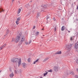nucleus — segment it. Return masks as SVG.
Masks as SVG:
<instances>
[{
  "instance_id": "20",
  "label": "nucleus",
  "mask_w": 78,
  "mask_h": 78,
  "mask_svg": "<svg viewBox=\"0 0 78 78\" xmlns=\"http://www.w3.org/2000/svg\"><path fill=\"white\" fill-rule=\"evenodd\" d=\"M48 58H47L43 60V61L44 62L45 61H47V60H48Z\"/></svg>"
},
{
  "instance_id": "25",
  "label": "nucleus",
  "mask_w": 78,
  "mask_h": 78,
  "mask_svg": "<svg viewBox=\"0 0 78 78\" xmlns=\"http://www.w3.org/2000/svg\"><path fill=\"white\" fill-rule=\"evenodd\" d=\"M20 20V18L19 17L17 19L16 21L19 22V20Z\"/></svg>"
},
{
  "instance_id": "27",
  "label": "nucleus",
  "mask_w": 78,
  "mask_h": 78,
  "mask_svg": "<svg viewBox=\"0 0 78 78\" xmlns=\"http://www.w3.org/2000/svg\"><path fill=\"white\" fill-rule=\"evenodd\" d=\"M48 72H53V70L52 69H50L48 71Z\"/></svg>"
},
{
  "instance_id": "13",
  "label": "nucleus",
  "mask_w": 78,
  "mask_h": 78,
  "mask_svg": "<svg viewBox=\"0 0 78 78\" xmlns=\"http://www.w3.org/2000/svg\"><path fill=\"white\" fill-rule=\"evenodd\" d=\"M39 62V59H37L35 61H34L33 63L34 64H35L36 62Z\"/></svg>"
},
{
  "instance_id": "43",
  "label": "nucleus",
  "mask_w": 78,
  "mask_h": 78,
  "mask_svg": "<svg viewBox=\"0 0 78 78\" xmlns=\"http://www.w3.org/2000/svg\"><path fill=\"white\" fill-rule=\"evenodd\" d=\"M53 20H54V21H55V18H53Z\"/></svg>"
},
{
  "instance_id": "47",
  "label": "nucleus",
  "mask_w": 78,
  "mask_h": 78,
  "mask_svg": "<svg viewBox=\"0 0 78 78\" xmlns=\"http://www.w3.org/2000/svg\"><path fill=\"white\" fill-rule=\"evenodd\" d=\"M42 30H44V29H42Z\"/></svg>"
},
{
  "instance_id": "34",
  "label": "nucleus",
  "mask_w": 78,
  "mask_h": 78,
  "mask_svg": "<svg viewBox=\"0 0 78 78\" xmlns=\"http://www.w3.org/2000/svg\"><path fill=\"white\" fill-rule=\"evenodd\" d=\"M71 74H72V75H75V73L73 71L72 72Z\"/></svg>"
},
{
  "instance_id": "2",
  "label": "nucleus",
  "mask_w": 78,
  "mask_h": 78,
  "mask_svg": "<svg viewBox=\"0 0 78 78\" xmlns=\"http://www.w3.org/2000/svg\"><path fill=\"white\" fill-rule=\"evenodd\" d=\"M53 5V3L51 4V5H44L43 6H41V11H44L45 8H49V7H50L51 6H52Z\"/></svg>"
},
{
  "instance_id": "51",
  "label": "nucleus",
  "mask_w": 78,
  "mask_h": 78,
  "mask_svg": "<svg viewBox=\"0 0 78 78\" xmlns=\"http://www.w3.org/2000/svg\"><path fill=\"white\" fill-rule=\"evenodd\" d=\"M2 72V71H0V72Z\"/></svg>"
},
{
  "instance_id": "1",
  "label": "nucleus",
  "mask_w": 78,
  "mask_h": 78,
  "mask_svg": "<svg viewBox=\"0 0 78 78\" xmlns=\"http://www.w3.org/2000/svg\"><path fill=\"white\" fill-rule=\"evenodd\" d=\"M11 61L12 62H14V63H16V62H18V66L20 67V66L21 62V59L14 58H12Z\"/></svg>"
},
{
  "instance_id": "52",
  "label": "nucleus",
  "mask_w": 78,
  "mask_h": 78,
  "mask_svg": "<svg viewBox=\"0 0 78 78\" xmlns=\"http://www.w3.org/2000/svg\"><path fill=\"white\" fill-rule=\"evenodd\" d=\"M40 78H42V77H40Z\"/></svg>"
},
{
  "instance_id": "9",
  "label": "nucleus",
  "mask_w": 78,
  "mask_h": 78,
  "mask_svg": "<svg viewBox=\"0 0 78 78\" xmlns=\"http://www.w3.org/2000/svg\"><path fill=\"white\" fill-rule=\"evenodd\" d=\"M19 36L20 37V39L22 38H25V36H24L23 35H22L21 33L19 34Z\"/></svg>"
},
{
  "instance_id": "5",
  "label": "nucleus",
  "mask_w": 78,
  "mask_h": 78,
  "mask_svg": "<svg viewBox=\"0 0 78 78\" xmlns=\"http://www.w3.org/2000/svg\"><path fill=\"white\" fill-rule=\"evenodd\" d=\"M75 47L76 49V51L78 52V44L77 42L75 44Z\"/></svg>"
},
{
  "instance_id": "4",
  "label": "nucleus",
  "mask_w": 78,
  "mask_h": 78,
  "mask_svg": "<svg viewBox=\"0 0 78 78\" xmlns=\"http://www.w3.org/2000/svg\"><path fill=\"white\" fill-rule=\"evenodd\" d=\"M20 39H21V40L19 42V44H22L23 42L24 41H25V38H21Z\"/></svg>"
},
{
  "instance_id": "24",
  "label": "nucleus",
  "mask_w": 78,
  "mask_h": 78,
  "mask_svg": "<svg viewBox=\"0 0 78 78\" xmlns=\"http://www.w3.org/2000/svg\"><path fill=\"white\" fill-rule=\"evenodd\" d=\"M48 73V72H46V73H44V76H45L46 75H47Z\"/></svg>"
},
{
  "instance_id": "37",
  "label": "nucleus",
  "mask_w": 78,
  "mask_h": 78,
  "mask_svg": "<svg viewBox=\"0 0 78 78\" xmlns=\"http://www.w3.org/2000/svg\"><path fill=\"white\" fill-rule=\"evenodd\" d=\"M25 43L26 44V45H27V44H28V43L27 42H25Z\"/></svg>"
},
{
  "instance_id": "46",
  "label": "nucleus",
  "mask_w": 78,
  "mask_h": 78,
  "mask_svg": "<svg viewBox=\"0 0 78 78\" xmlns=\"http://www.w3.org/2000/svg\"><path fill=\"white\" fill-rule=\"evenodd\" d=\"M14 1V0H12V2H13Z\"/></svg>"
},
{
  "instance_id": "41",
  "label": "nucleus",
  "mask_w": 78,
  "mask_h": 78,
  "mask_svg": "<svg viewBox=\"0 0 78 78\" xmlns=\"http://www.w3.org/2000/svg\"><path fill=\"white\" fill-rule=\"evenodd\" d=\"M9 70L10 72H12V70H11V69H10Z\"/></svg>"
},
{
  "instance_id": "38",
  "label": "nucleus",
  "mask_w": 78,
  "mask_h": 78,
  "mask_svg": "<svg viewBox=\"0 0 78 78\" xmlns=\"http://www.w3.org/2000/svg\"><path fill=\"white\" fill-rule=\"evenodd\" d=\"M76 78H78V76L76 75Z\"/></svg>"
},
{
  "instance_id": "3",
  "label": "nucleus",
  "mask_w": 78,
  "mask_h": 78,
  "mask_svg": "<svg viewBox=\"0 0 78 78\" xmlns=\"http://www.w3.org/2000/svg\"><path fill=\"white\" fill-rule=\"evenodd\" d=\"M20 41V36H17L16 38L15 42L17 43Z\"/></svg>"
},
{
  "instance_id": "40",
  "label": "nucleus",
  "mask_w": 78,
  "mask_h": 78,
  "mask_svg": "<svg viewBox=\"0 0 78 78\" xmlns=\"http://www.w3.org/2000/svg\"><path fill=\"white\" fill-rule=\"evenodd\" d=\"M35 28H36V27H35V26H34L33 28V29H34Z\"/></svg>"
},
{
  "instance_id": "22",
  "label": "nucleus",
  "mask_w": 78,
  "mask_h": 78,
  "mask_svg": "<svg viewBox=\"0 0 78 78\" xmlns=\"http://www.w3.org/2000/svg\"><path fill=\"white\" fill-rule=\"evenodd\" d=\"M74 39V37H71L70 38V41H72V40H73V39Z\"/></svg>"
},
{
  "instance_id": "53",
  "label": "nucleus",
  "mask_w": 78,
  "mask_h": 78,
  "mask_svg": "<svg viewBox=\"0 0 78 78\" xmlns=\"http://www.w3.org/2000/svg\"><path fill=\"white\" fill-rule=\"evenodd\" d=\"M45 72H47V71H45Z\"/></svg>"
},
{
  "instance_id": "32",
  "label": "nucleus",
  "mask_w": 78,
  "mask_h": 78,
  "mask_svg": "<svg viewBox=\"0 0 78 78\" xmlns=\"http://www.w3.org/2000/svg\"><path fill=\"white\" fill-rule=\"evenodd\" d=\"M41 13H40V12H39L37 14V16H38V17H39V16H40V14Z\"/></svg>"
},
{
  "instance_id": "23",
  "label": "nucleus",
  "mask_w": 78,
  "mask_h": 78,
  "mask_svg": "<svg viewBox=\"0 0 78 78\" xmlns=\"http://www.w3.org/2000/svg\"><path fill=\"white\" fill-rule=\"evenodd\" d=\"M9 30H8L7 31V32L5 34V35H7L8 34V33H9Z\"/></svg>"
},
{
  "instance_id": "19",
  "label": "nucleus",
  "mask_w": 78,
  "mask_h": 78,
  "mask_svg": "<svg viewBox=\"0 0 78 78\" xmlns=\"http://www.w3.org/2000/svg\"><path fill=\"white\" fill-rule=\"evenodd\" d=\"M39 32L38 31L37 32L35 33L36 36H38L39 35Z\"/></svg>"
},
{
  "instance_id": "42",
  "label": "nucleus",
  "mask_w": 78,
  "mask_h": 78,
  "mask_svg": "<svg viewBox=\"0 0 78 78\" xmlns=\"http://www.w3.org/2000/svg\"><path fill=\"white\" fill-rule=\"evenodd\" d=\"M76 70L77 72H78V69H76Z\"/></svg>"
},
{
  "instance_id": "36",
  "label": "nucleus",
  "mask_w": 78,
  "mask_h": 78,
  "mask_svg": "<svg viewBox=\"0 0 78 78\" xmlns=\"http://www.w3.org/2000/svg\"><path fill=\"white\" fill-rule=\"evenodd\" d=\"M30 58H29L27 60L28 62H30Z\"/></svg>"
},
{
  "instance_id": "54",
  "label": "nucleus",
  "mask_w": 78,
  "mask_h": 78,
  "mask_svg": "<svg viewBox=\"0 0 78 78\" xmlns=\"http://www.w3.org/2000/svg\"><path fill=\"white\" fill-rule=\"evenodd\" d=\"M18 66V65H17V66Z\"/></svg>"
},
{
  "instance_id": "48",
  "label": "nucleus",
  "mask_w": 78,
  "mask_h": 78,
  "mask_svg": "<svg viewBox=\"0 0 78 78\" xmlns=\"http://www.w3.org/2000/svg\"><path fill=\"white\" fill-rule=\"evenodd\" d=\"M41 37L42 39L43 38V37Z\"/></svg>"
},
{
  "instance_id": "12",
  "label": "nucleus",
  "mask_w": 78,
  "mask_h": 78,
  "mask_svg": "<svg viewBox=\"0 0 78 78\" xmlns=\"http://www.w3.org/2000/svg\"><path fill=\"white\" fill-rule=\"evenodd\" d=\"M20 11H21V9H19L18 10V12H17L18 14H20Z\"/></svg>"
},
{
  "instance_id": "29",
  "label": "nucleus",
  "mask_w": 78,
  "mask_h": 78,
  "mask_svg": "<svg viewBox=\"0 0 78 78\" xmlns=\"http://www.w3.org/2000/svg\"><path fill=\"white\" fill-rule=\"evenodd\" d=\"M3 10L1 8L0 9V12L1 13L2 12H3Z\"/></svg>"
},
{
  "instance_id": "28",
  "label": "nucleus",
  "mask_w": 78,
  "mask_h": 78,
  "mask_svg": "<svg viewBox=\"0 0 78 78\" xmlns=\"http://www.w3.org/2000/svg\"><path fill=\"white\" fill-rule=\"evenodd\" d=\"M31 42V40H30L28 42V44H30Z\"/></svg>"
},
{
  "instance_id": "21",
  "label": "nucleus",
  "mask_w": 78,
  "mask_h": 78,
  "mask_svg": "<svg viewBox=\"0 0 78 78\" xmlns=\"http://www.w3.org/2000/svg\"><path fill=\"white\" fill-rule=\"evenodd\" d=\"M14 72L16 74H18V72H17V71L16 70H15Z\"/></svg>"
},
{
  "instance_id": "10",
  "label": "nucleus",
  "mask_w": 78,
  "mask_h": 78,
  "mask_svg": "<svg viewBox=\"0 0 78 78\" xmlns=\"http://www.w3.org/2000/svg\"><path fill=\"white\" fill-rule=\"evenodd\" d=\"M14 76V74L13 73V72H12L9 75V76L10 78H13V76Z\"/></svg>"
},
{
  "instance_id": "18",
  "label": "nucleus",
  "mask_w": 78,
  "mask_h": 78,
  "mask_svg": "<svg viewBox=\"0 0 78 78\" xmlns=\"http://www.w3.org/2000/svg\"><path fill=\"white\" fill-rule=\"evenodd\" d=\"M25 6H26V8L28 9V8H29L30 7V5L28 4H27V5H26Z\"/></svg>"
},
{
  "instance_id": "17",
  "label": "nucleus",
  "mask_w": 78,
  "mask_h": 78,
  "mask_svg": "<svg viewBox=\"0 0 78 78\" xmlns=\"http://www.w3.org/2000/svg\"><path fill=\"white\" fill-rule=\"evenodd\" d=\"M7 45V44H5L2 46V47L3 48H5V47Z\"/></svg>"
},
{
  "instance_id": "55",
  "label": "nucleus",
  "mask_w": 78,
  "mask_h": 78,
  "mask_svg": "<svg viewBox=\"0 0 78 78\" xmlns=\"http://www.w3.org/2000/svg\"><path fill=\"white\" fill-rule=\"evenodd\" d=\"M4 36H5V35Z\"/></svg>"
},
{
  "instance_id": "50",
  "label": "nucleus",
  "mask_w": 78,
  "mask_h": 78,
  "mask_svg": "<svg viewBox=\"0 0 78 78\" xmlns=\"http://www.w3.org/2000/svg\"><path fill=\"white\" fill-rule=\"evenodd\" d=\"M76 9H78V7H77Z\"/></svg>"
},
{
  "instance_id": "26",
  "label": "nucleus",
  "mask_w": 78,
  "mask_h": 78,
  "mask_svg": "<svg viewBox=\"0 0 78 78\" xmlns=\"http://www.w3.org/2000/svg\"><path fill=\"white\" fill-rule=\"evenodd\" d=\"M12 42H13V41H15L16 42V39L14 38H12Z\"/></svg>"
},
{
  "instance_id": "39",
  "label": "nucleus",
  "mask_w": 78,
  "mask_h": 78,
  "mask_svg": "<svg viewBox=\"0 0 78 78\" xmlns=\"http://www.w3.org/2000/svg\"><path fill=\"white\" fill-rule=\"evenodd\" d=\"M76 62L77 63V64H78V59H76Z\"/></svg>"
},
{
  "instance_id": "15",
  "label": "nucleus",
  "mask_w": 78,
  "mask_h": 78,
  "mask_svg": "<svg viewBox=\"0 0 78 78\" xmlns=\"http://www.w3.org/2000/svg\"><path fill=\"white\" fill-rule=\"evenodd\" d=\"M73 71H68V75H70V74H72V73Z\"/></svg>"
},
{
  "instance_id": "30",
  "label": "nucleus",
  "mask_w": 78,
  "mask_h": 78,
  "mask_svg": "<svg viewBox=\"0 0 78 78\" xmlns=\"http://www.w3.org/2000/svg\"><path fill=\"white\" fill-rule=\"evenodd\" d=\"M50 20V19L48 17V16H47V20H48V21H49Z\"/></svg>"
},
{
  "instance_id": "35",
  "label": "nucleus",
  "mask_w": 78,
  "mask_h": 78,
  "mask_svg": "<svg viewBox=\"0 0 78 78\" xmlns=\"http://www.w3.org/2000/svg\"><path fill=\"white\" fill-rule=\"evenodd\" d=\"M3 48L2 47V46L0 47V50H1L3 49Z\"/></svg>"
},
{
  "instance_id": "8",
  "label": "nucleus",
  "mask_w": 78,
  "mask_h": 78,
  "mask_svg": "<svg viewBox=\"0 0 78 78\" xmlns=\"http://www.w3.org/2000/svg\"><path fill=\"white\" fill-rule=\"evenodd\" d=\"M72 46V44H69L66 45V48H67L68 49H70V48H71Z\"/></svg>"
},
{
  "instance_id": "11",
  "label": "nucleus",
  "mask_w": 78,
  "mask_h": 78,
  "mask_svg": "<svg viewBox=\"0 0 78 78\" xmlns=\"http://www.w3.org/2000/svg\"><path fill=\"white\" fill-rule=\"evenodd\" d=\"M18 74H19V73H22V70L20 69H18L17 70Z\"/></svg>"
},
{
  "instance_id": "6",
  "label": "nucleus",
  "mask_w": 78,
  "mask_h": 78,
  "mask_svg": "<svg viewBox=\"0 0 78 78\" xmlns=\"http://www.w3.org/2000/svg\"><path fill=\"white\" fill-rule=\"evenodd\" d=\"M54 70L56 72H57L59 70V67L58 66H55L54 67Z\"/></svg>"
},
{
  "instance_id": "31",
  "label": "nucleus",
  "mask_w": 78,
  "mask_h": 78,
  "mask_svg": "<svg viewBox=\"0 0 78 78\" xmlns=\"http://www.w3.org/2000/svg\"><path fill=\"white\" fill-rule=\"evenodd\" d=\"M54 30L55 31H56V26H55V27H54Z\"/></svg>"
},
{
  "instance_id": "49",
  "label": "nucleus",
  "mask_w": 78,
  "mask_h": 78,
  "mask_svg": "<svg viewBox=\"0 0 78 78\" xmlns=\"http://www.w3.org/2000/svg\"><path fill=\"white\" fill-rule=\"evenodd\" d=\"M42 36H45V35H43Z\"/></svg>"
},
{
  "instance_id": "16",
  "label": "nucleus",
  "mask_w": 78,
  "mask_h": 78,
  "mask_svg": "<svg viewBox=\"0 0 78 78\" xmlns=\"http://www.w3.org/2000/svg\"><path fill=\"white\" fill-rule=\"evenodd\" d=\"M64 30H65V27L63 26L62 27L61 30L62 31H64Z\"/></svg>"
},
{
  "instance_id": "33",
  "label": "nucleus",
  "mask_w": 78,
  "mask_h": 78,
  "mask_svg": "<svg viewBox=\"0 0 78 78\" xmlns=\"http://www.w3.org/2000/svg\"><path fill=\"white\" fill-rule=\"evenodd\" d=\"M16 23L17 25H18V24H19V21H16Z\"/></svg>"
},
{
  "instance_id": "45",
  "label": "nucleus",
  "mask_w": 78,
  "mask_h": 78,
  "mask_svg": "<svg viewBox=\"0 0 78 78\" xmlns=\"http://www.w3.org/2000/svg\"><path fill=\"white\" fill-rule=\"evenodd\" d=\"M67 31H68L69 33H70V31L68 30H67Z\"/></svg>"
},
{
  "instance_id": "44",
  "label": "nucleus",
  "mask_w": 78,
  "mask_h": 78,
  "mask_svg": "<svg viewBox=\"0 0 78 78\" xmlns=\"http://www.w3.org/2000/svg\"><path fill=\"white\" fill-rule=\"evenodd\" d=\"M76 21H77L78 22V19H76Z\"/></svg>"
},
{
  "instance_id": "7",
  "label": "nucleus",
  "mask_w": 78,
  "mask_h": 78,
  "mask_svg": "<svg viewBox=\"0 0 78 78\" xmlns=\"http://www.w3.org/2000/svg\"><path fill=\"white\" fill-rule=\"evenodd\" d=\"M22 65L23 68H26V67H27V64L25 62L22 63Z\"/></svg>"
},
{
  "instance_id": "14",
  "label": "nucleus",
  "mask_w": 78,
  "mask_h": 78,
  "mask_svg": "<svg viewBox=\"0 0 78 78\" xmlns=\"http://www.w3.org/2000/svg\"><path fill=\"white\" fill-rule=\"evenodd\" d=\"M55 54H58V55H61V51H60L55 53Z\"/></svg>"
}]
</instances>
